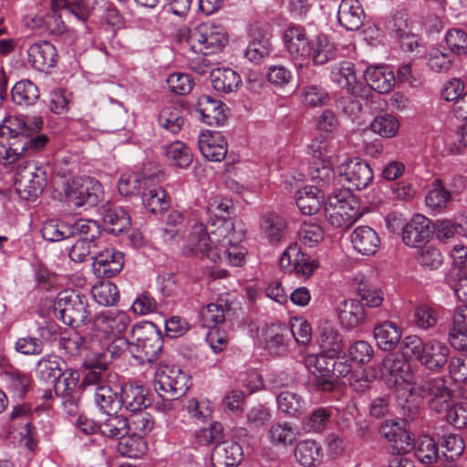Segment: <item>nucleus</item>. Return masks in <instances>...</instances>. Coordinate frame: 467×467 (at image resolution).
<instances>
[{"label":"nucleus","instance_id":"f257e3e1","mask_svg":"<svg viewBox=\"0 0 467 467\" xmlns=\"http://www.w3.org/2000/svg\"><path fill=\"white\" fill-rule=\"evenodd\" d=\"M43 126L40 117L26 121L23 117H6L0 125V160L5 163L18 161L15 173V188L19 197L35 202L43 192L51 166L29 160L47 147L49 137L39 133Z\"/></svg>","mask_w":467,"mask_h":467},{"label":"nucleus","instance_id":"f03ea898","mask_svg":"<svg viewBox=\"0 0 467 467\" xmlns=\"http://www.w3.org/2000/svg\"><path fill=\"white\" fill-rule=\"evenodd\" d=\"M207 212L210 214L208 225L196 222L192 225L184 254H206L208 242L229 244L239 240L234 223L230 220L234 212L232 200L215 196L208 202Z\"/></svg>","mask_w":467,"mask_h":467},{"label":"nucleus","instance_id":"7ed1b4c3","mask_svg":"<svg viewBox=\"0 0 467 467\" xmlns=\"http://www.w3.org/2000/svg\"><path fill=\"white\" fill-rule=\"evenodd\" d=\"M315 372L309 380V389L315 391L331 392L335 389L337 379L348 378L355 370L353 362L347 353L336 355L315 356Z\"/></svg>","mask_w":467,"mask_h":467},{"label":"nucleus","instance_id":"20e7f679","mask_svg":"<svg viewBox=\"0 0 467 467\" xmlns=\"http://www.w3.org/2000/svg\"><path fill=\"white\" fill-rule=\"evenodd\" d=\"M54 313L65 325L72 327H79L92 321L88 296L75 289H65L57 295Z\"/></svg>","mask_w":467,"mask_h":467},{"label":"nucleus","instance_id":"39448f33","mask_svg":"<svg viewBox=\"0 0 467 467\" xmlns=\"http://www.w3.org/2000/svg\"><path fill=\"white\" fill-rule=\"evenodd\" d=\"M181 41H185L194 53L209 55L219 52L228 42L227 33L222 25L202 23L192 29L180 30Z\"/></svg>","mask_w":467,"mask_h":467},{"label":"nucleus","instance_id":"423d86ee","mask_svg":"<svg viewBox=\"0 0 467 467\" xmlns=\"http://www.w3.org/2000/svg\"><path fill=\"white\" fill-rule=\"evenodd\" d=\"M331 78L351 95L340 100L344 112L349 116L360 112L361 104L356 98L363 96L366 87L357 80L354 65L349 61L335 64L331 68Z\"/></svg>","mask_w":467,"mask_h":467},{"label":"nucleus","instance_id":"0eeeda50","mask_svg":"<svg viewBox=\"0 0 467 467\" xmlns=\"http://www.w3.org/2000/svg\"><path fill=\"white\" fill-rule=\"evenodd\" d=\"M136 341L130 347V355L140 363H153L159 359L163 348V337L152 323L135 327L132 330Z\"/></svg>","mask_w":467,"mask_h":467},{"label":"nucleus","instance_id":"6e6552de","mask_svg":"<svg viewBox=\"0 0 467 467\" xmlns=\"http://www.w3.org/2000/svg\"><path fill=\"white\" fill-rule=\"evenodd\" d=\"M414 389L420 396L427 399L430 409L437 413L441 414L451 406L452 392L444 377L422 379L414 382Z\"/></svg>","mask_w":467,"mask_h":467},{"label":"nucleus","instance_id":"1a4fd4ad","mask_svg":"<svg viewBox=\"0 0 467 467\" xmlns=\"http://www.w3.org/2000/svg\"><path fill=\"white\" fill-rule=\"evenodd\" d=\"M191 377L176 365L160 367L154 378V389L158 394L164 392L172 397H182L190 388Z\"/></svg>","mask_w":467,"mask_h":467},{"label":"nucleus","instance_id":"9d476101","mask_svg":"<svg viewBox=\"0 0 467 467\" xmlns=\"http://www.w3.org/2000/svg\"><path fill=\"white\" fill-rule=\"evenodd\" d=\"M65 193L67 201L75 207L94 206L102 194L100 182L91 177L74 179L70 183L67 181Z\"/></svg>","mask_w":467,"mask_h":467},{"label":"nucleus","instance_id":"9b49d317","mask_svg":"<svg viewBox=\"0 0 467 467\" xmlns=\"http://www.w3.org/2000/svg\"><path fill=\"white\" fill-rule=\"evenodd\" d=\"M380 375L389 388H399L412 381L410 363L397 353L387 355L380 366Z\"/></svg>","mask_w":467,"mask_h":467},{"label":"nucleus","instance_id":"f8f14e48","mask_svg":"<svg viewBox=\"0 0 467 467\" xmlns=\"http://www.w3.org/2000/svg\"><path fill=\"white\" fill-rule=\"evenodd\" d=\"M240 236L236 242H230L224 244L220 242H208L204 246L206 248V254H193L201 259H208L213 263L226 262L232 266H240L244 262V248L239 245L243 239V234L237 232Z\"/></svg>","mask_w":467,"mask_h":467},{"label":"nucleus","instance_id":"ddd939ff","mask_svg":"<svg viewBox=\"0 0 467 467\" xmlns=\"http://www.w3.org/2000/svg\"><path fill=\"white\" fill-rule=\"evenodd\" d=\"M280 266L288 273H295L297 277L308 278L318 266L316 260L301 251L298 244H291L280 256Z\"/></svg>","mask_w":467,"mask_h":467},{"label":"nucleus","instance_id":"4468645a","mask_svg":"<svg viewBox=\"0 0 467 467\" xmlns=\"http://www.w3.org/2000/svg\"><path fill=\"white\" fill-rule=\"evenodd\" d=\"M123 266V254L103 242L93 261L95 275L99 278H111L116 276Z\"/></svg>","mask_w":467,"mask_h":467},{"label":"nucleus","instance_id":"2eb2a0df","mask_svg":"<svg viewBox=\"0 0 467 467\" xmlns=\"http://www.w3.org/2000/svg\"><path fill=\"white\" fill-rule=\"evenodd\" d=\"M339 174L348 186L358 191L367 188L372 182L374 174L369 164L359 158L348 159L339 166Z\"/></svg>","mask_w":467,"mask_h":467},{"label":"nucleus","instance_id":"dca6fc26","mask_svg":"<svg viewBox=\"0 0 467 467\" xmlns=\"http://www.w3.org/2000/svg\"><path fill=\"white\" fill-rule=\"evenodd\" d=\"M314 36H311L307 30L301 25H289L283 34V40L285 50L290 57L297 59H306L310 52V47Z\"/></svg>","mask_w":467,"mask_h":467},{"label":"nucleus","instance_id":"f3484780","mask_svg":"<svg viewBox=\"0 0 467 467\" xmlns=\"http://www.w3.org/2000/svg\"><path fill=\"white\" fill-rule=\"evenodd\" d=\"M433 234L431 221L426 216L417 213L402 226V242L409 247H420Z\"/></svg>","mask_w":467,"mask_h":467},{"label":"nucleus","instance_id":"a211bd4d","mask_svg":"<svg viewBox=\"0 0 467 467\" xmlns=\"http://www.w3.org/2000/svg\"><path fill=\"white\" fill-rule=\"evenodd\" d=\"M317 342L321 349L317 356L336 355L345 348L344 337L337 324L327 319L320 321L317 327Z\"/></svg>","mask_w":467,"mask_h":467},{"label":"nucleus","instance_id":"6ab92c4d","mask_svg":"<svg viewBox=\"0 0 467 467\" xmlns=\"http://www.w3.org/2000/svg\"><path fill=\"white\" fill-rule=\"evenodd\" d=\"M264 348L273 356H284L291 343L288 326L285 324L267 325L263 330Z\"/></svg>","mask_w":467,"mask_h":467},{"label":"nucleus","instance_id":"aec40b11","mask_svg":"<svg viewBox=\"0 0 467 467\" xmlns=\"http://www.w3.org/2000/svg\"><path fill=\"white\" fill-rule=\"evenodd\" d=\"M101 214L104 225L109 234L117 236L130 231V215L123 207L107 203L102 206Z\"/></svg>","mask_w":467,"mask_h":467},{"label":"nucleus","instance_id":"412c9836","mask_svg":"<svg viewBox=\"0 0 467 467\" xmlns=\"http://www.w3.org/2000/svg\"><path fill=\"white\" fill-rule=\"evenodd\" d=\"M249 36L251 40L244 56L251 62L260 63L272 50L271 35L267 30L255 25L251 27Z\"/></svg>","mask_w":467,"mask_h":467},{"label":"nucleus","instance_id":"4be33fe9","mask_svg":"<svg viewBox=\"0 0 467 467\" xmlns=\"http://www.w3.org/2000/svg\"><path fill=\"white\" fill-rule=\"evenodd\" d=\"M28 62L41 72H48L57 61V48L49 41L34 43L28 48Z\"/></svg>","mask_w":467,"mask_h":467},{"label":"nucleus","instance_id":"5701e85b","mask_svg":"<svg viewBox=\"0 0 467 467\" xmlns=\"http://www.w3.org/2000/svg\"><path fill=\"white\" fill-rule=\"evenodd\" d=\"M198 146L202 156L211 161H221L227 153V141L218 131L202 132Z\"/></svg>","mask_w":467,"mask_h":467},{"label":"nucleus","instance_id":"b1692460","mask_svg":"<svg viewBox=\"0 0 467 467\" xmlns=\"http://www.w3.org/2000/svg\"><path fill=\"white\" fill-rule=\"evenodd\" d=\"M226 105L209 95L198 98L196 110L202 120L208 125H223L226 120Z\"/></svg>","mask_w":467,"mask_h":467},{"label":"nucleus","instance_id":"393cba45","mask_svg":"<svg viewBox=\"0 0 467 467\" xmlns=\"http://www.w3.org/2000/svg\"><path fill=\"white\" fill-rule=\"evenodd\" d=\"M243 449L234 441H223L215 445L211 461L213 467H234L243 460Z\"/></svg>","mask_w":467,"mask_h":467},{"label":"nucleus","instance_id":"a878e982","mask_svg":"<svg viewBox=\"0 0 467 467\" xmlns=\"http://www.w3.org/2000/svg\"><path fill=\"white\" fill-rule=\"evenodd\" d=\"M451 350L448 346L435 339L425 342V349L420 363L426 368L440 372L450 361Z\"/></svg>","mask_w":467,"mask_h":467},{"label":"nucleus","instance_id":"bb28decb","mask_svg":"<svg viewBox=\"0 0 467 467\" xmlns=\"http://www.w3.org/2000/svg\"><path fill=\"white\" fill-rule=\"evenodd\" d=\"M119 410L124 408L131 412L146 409L150 401L146 389L141 385L125 383L119 388Z\"/></svg>","mask_w":467,"mask_h":467},{"label":"nucleus","instance_id":"cd10ccee","mask_svg":"<svg viewBox=\"0 0 467 467\" xmlns=\"http://www.w3.org/2000/svg\"><path fill=\"white\" fill-rule=\"evenodd\" d=\"M365 16V12L358 0H341L337 11V20L346 30H358L363 25Z\"/></svg>","mask_w":467,"mask_h":467},{"label":"nucleus","instance_id":"c85d7f7f","mask_svg":"<svg viewBox=\"0 0 467 467\" xmlns=\"http://www.w3.org/2000/svg\"><path fill=\"white\" fill-rule=\"evenodd\" d=\"M373 336L380 349L392 351L400 343L402 329L397 323L386 320L375 326Z\"/></svg>","mask_w":467,"mask_h":467},{"label":"nucleus","instance_id":"c756f323","mask_svg":"<svg viewBox=\"0 0 467 467\" xmlns=\"http://www.w3.org/2000/svg\"><path fill=\"white\" fill-rule=\"evenodd\" d=\"M353 248L363 255H373L380 245L379 236L369 226L362 225L354 229L350 236Z\"/></svg>","mask_w":467,"mask_h":467},{"label":"nucleus","instance_id":"7c9ffc66","mask_svg":"<svg viewBox=\"0 0 467 467\" xmlns=\"http://www.w3.org/2000/svg\"><path fill=\"white\" fill-rule=\"evenodd\" d=\"M306 59H311L314 66H323L337 57V49L333 41L325 34L314 36Z\"/></svg>","mask_w":467,"mask_h":467},{"label":"nucleus","instance_id":"2f4dec72","mask_svg":"<svg viewBox=\"0 0 467 467\" xmlns=\"http://www.w3.org/2000/svg\"><path fill=\"white\" fill-rule=\"evenodd\" d=\"M364 78L368 87L379 94L389 92L396 82L393 71L387 66L368 67Z\"/></svg>","mask_w":467,"mask_h":467},{"label":"nucleus","instance_id":"473e14b6","mask_svg":"<svg viewBox=\"0 0 467 467\" xmlns=\"http://www.w3.org/2000/svg\"><path fill=\"white\" fill-rule=\"evenodd\" d=\"M327 204L342 213L345 219L354 223L361 215L358 202L347 191H341L328 196Z\"/></svg>","mask_w":467,"mask_h":467},{"label":"nucleus","instance_id":"72a5a7b5","mask_svg":"<svg viewBox=\"0 0 467 467\" xmlns=\"http://www.w3.org/2000/svg\"><path fill=\"white\" fill-rule=\"evenodd\" d=\"M325 194L317 186L308 185L296 192V203L302 213H317L324 202Z\"/></svg>","mask_w":467,"mask_h":467},{"label":"nucleus","instance_id":"f704fd0d","mask_svg":"<svg viewBox=\"0 0 467 467\" xmlns=\"http://www.w3.org/2000/svg\"><path fill=\"white\" fill-rule=\"evenodd\" d=\"M99 0H52L54 10H64L75 18L85 22L96 9Z\"/></svg>","mask_w":467,"mask_h":467},{"label":"nucleus","instance_id":"c9c22d12","mask_svg":"<svg viewBox=\"0 0 467 467\" xmlns=\"http://www.w3.org/2000/svg\"><path fill=\"white\" fill-rule=\"evenodd\" d=\"M210 79L213 88L223 93L236 91L242 84L240 75L229 67H217L211 71Z\"/></svg>","mask_w":467,"mask_h":467},{"label":"nucleus","instance_id":"e433bc0d","mask_svg":"<svg viewBox=\"0 0 467 467\" xmlns=\"http://www.w3.org/2000/svg\"><path fill=\"white\" fill-rule=\"evenodd\" d=\"M39 97L38 87L28 79L17 81L11 89L12 101L23 109L34 106Z\"/></svg>","mask_w":467,"mask_h":467},{"label":"nucleus","instance_id":"4c0bfd02","mask_svg":"<svg viewBox=\"0 0 467 467\" xmlns=\"http://www.w3.org/2000/svg\"><path fill=\"white\" fill-rule=\"evenodd\" d=\"M158 125L171 134H178L185 125L184 109L179 105L164 107L159 113Z\"/></svg>","mask_w":467,"mask_h":467},{"label":"nucleus","instance_id":"58836bf2","mask_svg":"<svg viewBox=\"0 0 467 467\" xmlns=\"http://www.w3.org/2000/svg\"><path fill=\"white\" fill-rule=\"evenodd\" d=\"M451 202V192L445 187L442 181L435 179L425 197V203L429 209L440 213L448 209Z\"/></svg>","mask_w":467,"mask_h":467},{"label":"nucleus","instance_id":"ea45409f","mask_svg":"<svg viewBox=\"0 0 467 467\" xmlns=\"http://www.w3.org/2000/svg\"><path fill=\"white\" fill-rule=\"evenodd\" d=\"M278 410L291 418H299L306 410V400L298 393L284 390L276 396Z\"/></svg>","mask_w":467,"mask_h":467},{"label":"nucleus","instance_id":"a19ab883","mask_svg":"<svg viewBox=\"0 0 467 467\" xmlns=\"http://www.w3.org/2000/svg\"><path fill=\"white\" fill-rule=\"evenodd\" d=\"M94 402L104 413L118 412L119 410V387L109 383L97 387L94 391Z\"/></svg>","mask_w":467,"mask_h":467},{"label":"nucleus","instance_id":"79ce46f5","mask_svg":"<svg viewBox=\"0 0 467 467\" xmlns=\"http://www.w3.org/2000/svg\"><path fill=\"white\" fill-rule=\"evenodd\" d=\"M261 230L271 244L280 243L285 236V221L275 213H268L262 216Z\"/></svg>","mask_w":467,"mask_h":467},{"label":"nucleus","instance_id":"37998d69","mask_svg":"<svg viewBox=\"0 0 467 467\" xmlns=\"http://www.w3.org/2000/svg\"><path fill=\"white\" fill-rule=\"evenodd\" d=\"M62 369L57 356L46 355L36 365V376L40 381L55 384L60 379Z\"/></svg>","mask_w":467,"mask_h":467},{"label":"nucleus","instance_id":"c03bdc74","mask_svg":"<svg viewBox=\"0 0 467 467\" xmlns=\"http://www.w3.org/2000/svg\"><path fill=\"white\" fill-rule=\"evenodd\" d=\"M339 319L348 329L354 328L365 319L363 303L357 299H347L339 308Z\"/></svg>","mask_w":467,"mask_h":467},{"label":"nucleus","instance_id":"a18cd8bd","mask_svg":"<svg viewBox=\"0 0 467 467\" xmlns=\"http://www.w3.org/2000/svg\"><path fill=\"white\" fill-rule=\"evenodd\" d=\"M460 337L467 339V305L455 308L452 316L451 330L449 332V340L454 348H467L465 343L457 342Z\"/></svg>","mask_w":467,"mask_h":467},{"label":"nucleus","instance_id":"49530a36","mask_svg":"<svg viewBox=\"0 0 467 467\" xmlns=\"http://www.w3.org/2000/svg\"><path fill=\"white\" fill-rule=\"evenodd\" d=\"M267 436L271 444L285 447L296 441L297 431L290 422H275L269 428Z\"/></svg>","mask_w":467,"mask_h":467},{"label":"nucleus","instance_id":"de8ad7c7","mask_svg":"<svg viewBox=\"0 0 467 467\" xmlns=\"http://www.w3.org/2000/svg\"><path fill=\"white\" fill-rule=\"evenodd\" d=\"M106 414L107 418L100 422L101 435L111 439H120L129 432L126 416L114 411Z\"/></svg>","mask_w":467,"mask_h":467},{"label":"nucleus","instance_id":"09e8293b","mask_svg":"<svg viewBox=\"0 0 467 467\" xmlns=\"http://www.w3.org/2000/svg\"><path fill=\"white\" fill-rule=\"evenodd\" d=\"M141 200L145 208L152 213H162L170 206L167 192L161 187L144 189Z\"/></svg>","mask_w":467,"mask_h":467},{"label":"nucleus","instance_id":"8fccbe9b","mask_svg":"<svg viewBox=\"0 0 467 467\" xmlns=\"http://www.w3.org/2000/svg\"><path fill=\"white\" fill-rule=\"evenodd\" d=\"M128 431L145 438L154 428L153 416L145 409L131 412L127 417Z\"/></svg>","mask_w":467,"mask_h":467},{"label":"nucleus","instance_id":"3c124183","mask_svg":"<svg viewBox=\"0 0 467 467\" xmlns=\"http://www.w3.org/2000/svg\"><path fill=\"white\" fill-rule=\"evenodd\" d=\"M295 457L301 465L310 467L321 461L322 448L315 441H302L296 447Z\"/></svg>","mask_w":467,"mask_h":467},{"label":"nucleus","instance_id":"603ef678","mask_svg":"<svg viewBox=\"0 0 467 467\" xmlns=\"http://www.w3.org/2000/svg\"><path fill=\"white\" fill-rule=\"evenodd\" d=\"M104 241L85 240L78 238L71 246L69 257L74 262H86L89 259H95L102 243Z\"/></svg>","mask_w":467,"mask_h":467},{"label":"nucleus","instance_id":"864d4df0","mask_svg":"<svg viewBox=\"0 0 467 467\" xmlns=\"http://www.w3.org/2000/svg\"><path fill=\"white\" fill-rule=\"evenodd\" d=\"M118 451L129 458H140L147 451V443L144 438L139 435H124L118 443Z\"/></svg>","mask_w":467,"mask_h":467},{"label":"nucleus","instance_id":"5fc2aeb1","mask_svg":"<svg viewBox=\"0 0 467 467\" xmlns=\"http://www.w3.org/2000/svg\"><path fill=\"white\" fill-rule=\"evenodd\" d=\"M95 301L104 306H114L119 300V291L118 286L109 282H99L91 289Z\"/></svg>","mask_w":467,"mask_h":467},{"label":"nucleus","instance_id":"6e6d98bb","mask_svg":"<svg viewBox=\"0 0 467 467\" xmlns=\"http://www.w3.org/2000/svg\"><path fill=\"white\" fill-rule=\"evenodd\" d=\"M69 227L71 237L78 235L80 239L102 241L100 226L96 221L81 218L69 224Z\"/></svg>","mask_w":467,"mask_h":467},{"label":"nucleus","instance_id":"4d7b16f0","mask_svg":"<svg viewBox=\"0 0 467 467\" xmlns=\"http://www.w3.org/2000/svg\"><path fill=\"white\" fill-rule=\"evenodd\" d=\"M168 160L179 168H187L192 161V154L189 147L182 141L171 143L166 150Z\"/></svg>","mask_w":467,"mask_h":467},{"label":"nucleus","instance_id":"13d9d810","mask_svg":"<svg viewBox=\"0 0 467 467\" xmlns=\"http://www.w3.org/2000/svg\"><path fill=\"white\" fill-rule=\"evenodd\" d=\"M329 99L327 91L318 85H307L301 91V101L308 108L324 106Z\"/></svg>","mask_w":467,"mask_h":467},{"label":"nucleus","instance_id":"bf43d9fd","mask_svg":"<svg viewBox=\"0 0 467 467\" xmlns=\"http://www.w3.org/2000/svg\"><path fill=\"white\" fill-rule=\"evenodd\" d=\"M5 375L9 390L17 398H24L31 387L30 377L18 369L6 371Z\"/></svg>","mask_w":467,"mask_h":467},{"label":"nucleus","instance_id":"052dcab7","mask_svg":"<svg viewBox=\"0 0 467 467\" xmlns=\"http://www.w3.org/2000/svg\"><path fill=\"white\" fill-rule=\"evenodd\" d=\"M309 175L311 180L316 182L315 186L321 189L330 185L335 179V172L327 161L322 162H314L309 167Z\"/></svg>","mask_w":467,"mask_h":467},{"label":"nucleus","instance_id":"680f3d73","mask_svg":"<svg viewBox=\"0 0 467 467\" xmlns=\"http://www.w3.org/2000/svg\"><path fill=\"white\" fill-rule=\"evenodd\" d=\"M399 128L400 123L398 119L387 113L377 116L370 124L371 130L384 138L395 136Z\"/></svg>","mask_w":467,"mask_h":467},{"label":"nucleus","instance_id":"e2e57ef3","mask_svg":"<svg viewBox=\"0 0 467 467\" xmlns=\"http://www.w3.org/2000/svg\"><path fill=\"white\" fill-rule=\"evenodd\" d=\"M41 234L48 242H58L71 237L69 224L55 220L47 221L43 224Z\"/></svg>","mask_w":467,"mask_h":467},{"label":"nucleus","instance_id":"0e129e2a","mask_svg":"<svg viewBox=\"0 0 467 467\" xmlns=\"http://www.w3.org/2000/svg\"><path fill=\"white\" fill-rule=\"evenodd\" d=\"M385 28L389 36L397 39L402 37L406 32L410 30L408 14L404 10H398L392 14L385 22Z\"/></svg>","mask_w":467,"mask_h":467},{"label":"nucleus","instance_id":"69168bd1","mask_svg":"<svg viewBox=\"0 0 467 467\" xmlns=\"http://www.w3.org/2000/svg\"><path fill=\"white\" fill-rule=\"evenodd\" d=\"M440 315L437 309L428 305H420L414 309V324L420 329L427 330L434 327Z\"/></svg>","mask_w":467,"mask_h":467},{"label":"nucleus","instance_id":"338daca9","mask_svg":"<svg viewBox=\"0 0 467 467\" xmlns=\"http://www.w3.org/2000/svg\"><path fill=\"white\" fill-rule=\"evenodd\" d=\"M415 456L423 463H432L438 459V447L429 436L420 437L416 443Z\"/></svg>","mask_w":467,"mask_h":467},{"label":"nucleus","instance_id":"774afa93","mask_svg":"<svg viewBox=\"0 0 467 467\" xmlns=\"http://www.w3.org/2000/svg\"><path fill=\"white\" fill-rule=\"evenodd\" d=\"M445 41L448 48L455 55L467 54V32L462 28L453 27L447 31Z\"/></svg>","mask_w":467,"mask_h":467}]
</instances>
